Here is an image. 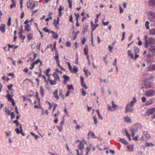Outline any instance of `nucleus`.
Masks as SVG:
<instances>
[{
    "label": "nucleus",
    "mask_w": 155,
    "mask_h": 155,
    "mask_svg": "<svg viewBox=\"0 0 155 155\" xmlns=\"http://www.w3.org/2000/svg\"><path fill=\"white\" fill-rule=\"evenodd\" d=\"M140 126V124H136L135 125H132L130 127V131L132 134V137L134 136L135 133L137 132L138 128Z\"/></svg>",
    "instance_id": "nucleus-1"
},
{
    "label": "nucleus",
    "mask_w": 155,
    "mask_h": 155,
    "mask_svg": "<svg viewBox=\"0 0 155 155\" xmlns=\"http://www.w3.org/2000/svg\"><path fill=\"white\" fill-rule=\"evenodd\" d=\"M155 44V39L151 37L148 39V41L145 42L144 46L145 48H147L149 46H152V45Z\"/></svg>",
    "instance_id": "nucleus-2"
},
{
    "label": "nucleus",
    "mask_w": 155,
    "mask_h": 155,
    "mask_svg": "<svg viewBox=\"0 0 155 155\" xmlns=\"http://www.w3.org/2000/svg\"><path fill=\"white\" fill-rule=\"evenodd\" d=\"M153 80L152 79L149 78L146 79L144 81V84L145 88H148L151 87V84L153 82Z\"/></svg>",
    "instance_id": "nucleus-3"
},
{
    "label": "nucleus",
    "mask_w": 155,
    "mask_h": 155,
    "mask_svg": "<svg viewBox=\"0 0 155 155\" xmlns=\"http://www.w3.org/2000/svg\"><path fill=\"white\" fill-rule=\"evenodd\" d=\"M155 94V91L153 90H148L146 91L145 95L147 97H151Z\"/></svg>",
    "instance_id": "nucleus-4"
},
{
    "label": "nucleus",
    "mask_w": 155,
    "mask_h": 155,
    "mask_svg": "<svg viewBox=\"0 0 155 155\" xmlns=\"http://www.w3.org/2000/svg\"><path fill=\"white\" fill-rule=\"evenodd\" d=\"M148 15L152 17H149V20L152 21H153V19H155V13L152 11H150L148 13Z\"/></svg>",
    "instance_id": "nucleus-5"
},
{
    "label": "nucleus",
    "mask_w": 155,
    "mask_h": 155,
    "mask_svg": "<svg viewBox=\"0 0 155 155\" xmlns=\"http://www.w3.org/2000/svg\"><path fill=\"white\" fill-rule=\"evenodd\" d=\"M132 107H130L129 103L127 104L125 108V112L127 113L128 112L132 113L133 111V109L132 108Z\"/></svg>",
    "instance_id": "nucleus-6"
},
{
    "label": "nucleus",
    "mask_w": 155,
    "mask_h": 155,
    "mask_svg": "<svg viewBox=\"0 0 155 155\" xmlns=\"http://www.w3.org/2000/svg\"><path fill=\"white\" fill-rule=\"evenodd\" d=\"M123 120L124 122L127 123H132L130 117L128 116H125L124 117Z\"/></svg>",
    "instance_id": "nucleus-7"
},
{
    "label": "nucleus",
    "mask_w": 155,
    "mask_h": 155,
    "mask_svg": "<svg viewBox=\"0 0 155 155\" xmlns=\"http://www.w3.org/2000/svg\"><path fill=\"white\" fill-rule=\"evenodd\" d=\"M5 25L4 24H1L0 26V31L2 33H4L5 31Z\"/></svg>",
    "instance_id": "nucleus-8"
},
{
    "label": "nucleus",
    "mask_w": 155,
    "mask_h": 155,
    "mask_svg": "<svg viewBox=\"0 0 155 155\" xmlns=\"http://www.w3.org/2000/svg\"><path fill=\"white\" fill-rule=\"evenodd\" d=\"M58 89H56L53 92L54 97L57 99V100L59 99V98L58 94Z\"/></svg>",
    "instance_id": "nucleus-9"
},
{
    "label": "nucleus",
    "mask_w": 155,
    "mask_h": 155,
    "mask_svg": "<svg viewBox=\"0 0 155 155\" xmlns=\"http://www.w3.org/2000/svg\"><path fill=\"white\" fill-rule=\"evenodd\" d=\"M147 70L149 71H155V64H153L147 68Z\"/></svg>",
    "instance_id": "nucleus-10"
},
{
    "label": "nucleus",
    "mask_w": 155,
    "mask_h": 155,
    "mask_svg": "<svg viewBox=\"0 0 155 155\" xmlns=\"http://www.w3.org/2000/svg\"><path fill=\"white\" fill-rule=\"evenodd\" d=\"M147 112L149 114H154L155 112V108H153L148 109Z\"/></svg>",
    "instance_id": "nucleus-11"
},
{
    "label": "nucleus",
    "mask_w": 155,
    "mask_h": 155,
    "mask_svg": "<svg viewBox=\"0 0 155 155\" xmlns=\"http://www.w3.org/2000/svg\"><path fill=\"white\" fill-rule=\"evenodd\" d=\"M32 2H33L32 0H29V1L27 2V6L28 8L31 9L32 5Z\"/></svg>",
    "instance_id": "nucleus-12"
},
{
    "label": "nucleus",
    "mask_w": 155,
    "mask_h": 155,
    "mask_svg": "<svg viewBox=\"0 0 155 155\" xmlns=\"http://www.w3.org/2000/svg\"><path fill=\"white\" fill-rule=\"evenodd\" d=\"M148 51L153 53L155 52V46H151L148 49Z\"/></svg>",
    "instance_id": "nucleus-13"
},
{
    "label": "nucleus",
    "mask_w": 155,
    "mask_h": 155,
    "mask_svg": "<svg viewBox=\"0 0 155 155\" xmlns=\"http://www.w3.org/2000/svg\"><path fill=\"white\" fill-rule=\"evenodd\" d=\"M21 29L22 30L21 31L19 32V37H20V38L22 40H24L25 39V35H22V33H23V31H22V27H21Z\"/></svg>",
    "instance_id": "nucleus-14"
},
{
    "label": "nucleus",
    "mask_w": 155,
    "mask_h": 155,
    "mask_svg": "<svg viewBox=\"0 0 155 155\" xmlns=\"http://www.w3.org/2000/svg\"><path fill=\"white\" fill-rule=\"evenodd\" d=\"M127 148L128 151L130 152H132L133 151L134 146L133 145H130L127 146Z\"/></svg>",
    "instance_id": "nucleus-15"
},
{
    "label": "nucleus",
    "mask_w": 155,
    "mask_h": 155,
    "mask_svg": "<svg viewBox=\"0 0 155 155\" xmlns=\"http://www.w3.org/2000/svg\"><path fill=\"white\" fill-rule=\"evenodd\" d=\"M88 135L89 137H91L92 138H95L96 137V136L91 131H90L88 132Z\"/></svg>",
    "instance_id": "nucleus-16"
},
{
    "label": "nucleus",
    "mask_w": 155,
    "mask_h": 155,
    "mask_svg": "<svg viewBox=\"0 0 155 155\" xmlns=\"http://www.w3.org/2000/svg\"><path fill=\"white\" fill-rule=\"evenodd\" d=\"M119 141L120 142L125 145H127L128 144L127 141L124 138H120L119 139Z\"/></svg>",
    "instance_id": "nucleus-17"
},
{
    "label": "nucleus",
    "mask_w": 155,
    "mask_h": 155,
    "mask_svg": "<svg viewBox=\"0 0 155 155\" xmlns=\"http://www.w3.org/2000/svg\"><path fill=\"white\" fill-rule=\"evenodd\" d=\"M52 76L54 78V80L57 81L58 80L59 81L60 78L56 73L55 72L53 73L52 74Z\"/></svg>",
    "instance_id": "nucleus-18"
},
{
    "label": "nucleus",
    "mask_w": 155,
    "mask_h": 155,
    "mask_svg": "<svg viewBox=\"0 0 155 155\" xmlns=\"http://www.w3.org/2000/svg\"><path fill=\"white\" fill-rule=\"evenodd\" d=\"M38 5V2L37 1H35L33 2L31 8V10L34 9L35 7L37 6Z\"/></svg>",
    "instance_id": "nucleus-19"
},
{
    "label": "nucleus",
    "mask_w": 155,
    "mask_h": 155,
    "mask_svg": "<svg viewBox=\"0 0 155 155\" xmlns=\"http://www.w3.org/2000/svg\"><path fill=\"white\" fill-rule=\"evenodd\" d=\"M11 1L12 2V3L10 5V7L11 9H12L13 8L15 7L16 2L15 0H11Z\"/></svg>",
    "instance_id": "nucleus-20"
},
{
    "label": "nucleus",
    "mask_w": 155,
    "mask_h": 155,
    "mask_svg": "<svg viewBox=\"0 0 155 155\" xmlns=\"http://www.w3.org/2000/svg\"><path fill=\"white\" fill-rule=\"evenodd\" d=\"M149 33L152 35H155V28H153L149 31Z\"/></svg>",
    "instance_id": "nucleus-21"
},
{
    "label": "nucleus",
    "mask_w": 155,
    "mask_h": 155,
    "mask_svg": "<svg viewBox=\"0 0 155 155\" xmlns=\"http://www.w3.org/2000/svg\"><path fill=\"white\" fill-rule=\"evenodd\" d=\"M48 81L50 82V84L51 85H54L56 83L57 81L55 80H52L50 79V77L49 78H48Z\"/></svg>",
    "instance_id": "nucleus-22"
},
{
    "label": "nucleus",
    "mask_w": 155,
    "mask_h": 155,
    "mask_svg": "<svg viewBox=\"0 0 155 155\" xmlns=\"http://www.w3.org/2000/svg\"><path fill=\"white\" fill-rule=\"evenodd\" d=\"M125 131L126 135L127 137V138H128V140L130 141L131 140V138L130 137V134L128 132V131L127 130H125Z\"/></svg>",
    "instance_id": "nucleus-23"
},
{
    "label": "nucleus",
    "mask_w": 155,
    "mask_h": 155,
    "mask_svg": "<svg viewBox=\"0 0 155 155\" xmlns=\"http://www.w3.org/2000/svg\"><path fill=\"white\" fill-rule=\"evenodd\" d=\"M136 98L135 97H133V100L130 103L129 105H130V107H133L134 106V103H136Z\"/></svg>",
    "instance_id": "nucleus-24"
},
{
    "label": "nucleus",
    "mask_w": 155,
    "mask_h": 155,
    "mask_svg": "<svg viewBox=\"0 0 155 155\" xmlns=\"http://www.w3.org/2000/svg\"><path fill=\"white\" fill-rule=\"evenodd\" d=\"M78 71V67L75 66H74L73 67V70H72L71 72L73 73H76Z\"/></svg>",
    "instance_id": "nucleus-25"
},
{
    "label": "nucleus",
    "mask_w": 155,
    "mask_h": 155,
    "mask_svg": "<svg viewBox=\"0 0 155 155\" xmlns=\"http://www.w3.org/2000/svg\"><path fill=\"white\" fill-rule=\"evenodd\" d=\"M51 70L50 68H48V69L46 70V71L45 72V73L46 74V75L48 77V78H49L50 76L51 75V74H49L48 73Z\"/></svg>",
    "instance_id": "nucleus-26"
},
{
    "label": "nucleus",
    "mask_w": 155,
    "mask_h": 155,
    "mask_svg": "<svg viewBox=\"0 0 155 155\" xmlns=\"http://www.w3.org/2000/svg\"><path fill=\"white\" fill-rule=\"evenodd\" d=\"M84 147V145L83 143L80 141V143L78 146V147L79 150H81Z\"/></svg>",
    "instance_id": "nucleus-27"
},
{
    "label": "nucleus",
    "mask_w": 155,
    "mask_h": 155,
    "mask_svg": "<svg viewBox=\"0 0 155 155\" xmlns=\"http://www.w3.org/2000/svg\"><path fill=\"white\" fill-rule=\"evenodd\" d=\"M146 55L148 58H151L153 56V54L151 52L148 51V53L146 54Z\"/></svg>",
    "instance_id": "nucleus-28"
},
{
    "label": "nucleus",
    "mask_w": 155,
    "mask_h": 155,
    "mask_svg": "<svg viewBox=\"0 0 155 155\" xmlns=\"http://www.w3.org/2000/svg\"><path fill=\"white\" fill-rule=\"evenodd\" d=\"M44 88L42 87V86H41L40 87V93L41 94L42 96L43 97L44 95Z\"/></svg>",
    "instance_id": "nucleus-29"
},
{
    "label": "nucleus",
    "mask_w": 155,
    "mask_h": 155,
    "mask_svg": "<svg viewBox=\"0 0 155 155\" xmlns=\"http://www.w3.org/2000/svg\"><path fill=\"white\" fill-rule=\"evenodd\" d=\"M6 97L8 98V101H12L13 100L12 98V97L11 96V95L9 94H8L6 95Z\"/></svg>",
    "instance_id": "nucleus-30"
},
{
    "label": "nucleus",
    "mask_w": 155,
    "mask_h": 155,
    "mask_svg": "<svg viewBox=\"0 0 155 155\" xmlns=\"http://www.w3.org/2000/svg\"><path fill=\"white\" fill-rule=\"evenodd\" d=\"M127 54L128 56H130L131 58H133V54L132 53L131 50H128L127 51Z\"/></svg>",
    "instance_id": "nucleus-31"
},
{
    "label": "nucleus",
    "mask_w": 155,
    "mask_h": 155,
    "mask_svg": "<svg viewBox=\"0 0 155 155\" xmlns=\"http://www.w3.org/2000/svg\"><path fill=\"white\" fill-rule=\"evenodd\" d=\"M85 75L87 77H88V76L91 74L90 72L88 71L87 70H85L84 69V70Z\"/></svg>",
    "instance_id": "nucleus-32"
},
{
    "label": "nucleus",
    "mask_w": 155,
    "mask_h": 155,
    "mask_svg": "<svg viewBox=\"0 0 155 155\" xmlns=\"http://www.w3.org/2000/svg\"><path fill=\"white\" fill-rule=\"evenodd\" d=\"M91 25L92 28V31H93L95 29L97 26L96 25H94L92 21L91 22Z\"/></svg>",
    "instance_id": "nucleus-33"
},
{
    "label": "nucleus",
    "mask_w": 155,
    "mask_h": 155,
    "mask_svg": "<svg viewBox=\"0 0 155 155\" xmlns=\"http://www.w3.org/2000/svg\"><path fill=\"white\" fill-rule=\"evenodd\" d=\"M149 4L150 6L155 5V0H149Z\"/></svg>",
    "instance_id": "nucleus-34"
},
{
    "label": "nucleus",
    "mask_w": 155,
    "mask_h": 155,
    "mask_svg": "<svg viewBox=\"0 0 155 155\" xmlns=\"http://www.w3.org/2000/svg\"><path fill=\"white\" fill-rule=\"evenodd\" d=\"M150 23L148 21H146L145 22V26L146 28L147 29H149L150 28V27L149 26Z\"/></svg>",
    "instance_id": "nucleus-35"
},
{
    "label": "nucleus",
    "mask_w": 155,
    "mask_h": 155,
    "mask_svg": "<svg viewBox=\"0 0 155 155\" xmlns=\"http://www.w3.org/2000/svg\"><path fill=\"white\" fill-rule=\"evenodd\" d=\"M145 145L147 147H149L150 146L153 147L154 146V145L151 143H149L148 142H146Z\"/></svg>",
    "instance_id": "nucleus-36"
},
{
    "label": "nucleus",
    "mask_w": 155,
    "mask_h": 155,
    "mask_svg": "<svg viewBox=\"0 0 155 155\" xmlns=\"http://www.w3.org/2000/svg\"><path fill=\"white\" fill-rule=\"evenodd\" d=\"M84 54L85 55H87L88 54V49L87 47H85L84 50Z\"/></svg>",
    "instance_id": "nucleus-37"
},
{
    "label": "nucleus",
    "mask_w": 155,
    "mask_h": 155,
    "mask_svg": "<svg viewBox=\"0 0 155 155\" xmlns=\"http://www.w3.org/2000/svg\"><path fill=\"white\" fill-rule=\"evenodd\" d=\"M111 104L112 105V107L114 109H115L117 107V105H116L114 103V101L111 102Z\"/></svg>",
    "instance_id": "nucleus-38"
},
{
    "label": "nucleus",
    "mask_w": 155,
    "mask_h": 155,
    "mask_svg": "<svg viewBox=\"0 0 155 155\" xmlns=\"http://www.w3.org/2000/svg\"><path fill=\"white\" fill-rule=\"evenodd\" d=\"M30 134L32 135L35 137L36 140H37L38 138L39 137L38 135L32 132H30Z\"/></svg>",
    "instance_id": "nucleus-39"
},
{
    "label": "nucleus",
    "mask_w": 155,
    "mask_h": 155,
    "mask_svg": "<svg viewBox=\"0 0 155 155\" xmlns=\"http://www.w3.org/2000/svg\"><path fill=\"white\" fill-rule=\"evenodd\" d=\"M63 77L66 82L68 81L69 79V77L67 75H64L63 76Z\"/></svg>",
    "instance_id": "nucleus-40"
},
{
    "label": "nucleus",
    "mask_w": 155,
    "mask_h": 155,
    "mask_svg": "<svg viewBox=\"0 0 155 155\" xmlns=\"http://www.w3.org/2000/svg\"><path fill=\"white\" fill-rule=\"evenodd\" d=\"M33 35L32 34H28L27 35L28 39L29 40H31L32 38Z\"/></svg>",
    "instance_id": "nucleus-41"
},
{
    "label": "nucleus",
    "mask_w": 155,
    "mask_h": 155,
    "mask_svg": "<svg viewBox=\"0 0 155 155\" xmlns=\"http://www.w3.org/2000/svg\"><path fill=\"white\" fill-rule=\"evenodd\" d=\"M25 31H29L30 29L29 28L30 27L28 24L27 25L25 26Z\"/></svg>",
    "instance_id": "nucleus-42"
},
{
    "label": "nucleus",
    "mask_w": 155,
    "mask_h": 155,
    "mask_svg": "<svg viewBox=\"0 0 155 155\" xmlns=\"http://www.w3.org/2000/svg\"><path fill=\"white\" fill-rule=\"evenodd\" d=\"M134 53H138L139 52V49L137 47H135L134 48Z\"/></svg>",
    "instance_id": "nucleus-43"
},
{
    "label": "nucleus",
    "mask_w": 155,
    "mask_h": 155,
    "mask_svg": "<svg viewBox=\"0 0 155 155\" xmlns=\"http://www.w3.org/2000/svg\"><path fill=\"white\" fill-rule=\"evenodd\" d=\"M68 2L69 3V8L71 9L72 6V1L71 0H68Z\"/></svg>",
    "instance_id": "nucleus-44"
},
{
    "label": "nucleus",
    "mask_w": 155,
    "mask_h": 155,
    "mask_svg": "<svg viewBox=\"0 0 155 155\" xmlns=\"http://www.w3.org/2000/svg\"><path fill=\"white\" fill-rule=\"evenodd\" d=\"M40 62V60L39 59H37L35 61H34L32 63L34 64L35 65L37 64L38 63Z\"/></svg>",
    "instance_id": "nucleus-45"
},
{
    "label": "nucleus",
    "mask_w": 155,
    "mask_h": 155,
    "mask_svg": "<svg viewBox=\"0 0 155 155\" xmlns=\"http://www.w3.org/2000/svg\"><path fill=\"white\" fill-rule=\"evenodd\" d=\"M11 17H9L8 20V22L7 23L8 25V26H10L11 25Z\"/></svg>",
    "instance_id": "nucleus-46"
},
{
    "label": "nucleus",
    "mask_w": 155,
    "mask_h": 155,
    "mask_svg": "<svg viewBox=\"0 0 155 155\" xmlns=\"http://www.w3.org/2000/svg\"><path fill=\"white\" fill-rule=\"evenodd\" d=\"M41 45V43H39L37 45H36V48L38 50H37V51H39L40 49V47Z\"/></svg>",
    "instance_id": "nucleus-47"
},
{
    "label": "nucleus",
    "mask_w": 155,
    "mask_h": 155,
    "mask_svg": "<svg viewBox=\"0 0 155 155\" xmlns=\"http://www.w3.org/2000/svg\"><path fill=\"white\" fill-rule=\"evenodd\" d=\"M52 36L53 38L56 39H57L58 37V35H57V33L55 32L53 34Z\"/></svg>",
    "instance_id": "nucleus-48"
},
{
    "label": "nucleus",
    "mask_w": 155,
    "mask_h": 155,
    "mask_svg": "<svg viewBox=\"0 0 155 155\" xmlns=\"http://www.w3.org/2000/svg\"><path fill=\"white\" fill-rule=\"evenodd\" d=\"M153 104L152 101H147L146 102V105L147 106Z\"/></svg>",
    "instance_id": "nucleus-49"
},
{
    "label": "nucleus",
    "mask_w": 155,
    "mask_h": 155,
    "mask_svg": "<svg viewBox=\"0 0 155 155\" xmlns=\"http://www.w3.org/2000/svg\"><path fill=\"white\" fill-rule=\"evenodd\" d=\"M104 19H103L102 21V22L103 24V25L104 26H105V25H107L109 23V21H107L106 22H104Z\"/></svg>",
    "instance_id": "nucleus-50"
},
{
    "label": "nucleus",
    "mask_w": 155,
    "mask_h": 155,
    "mask_svg": "<svg viewBox=\"0 0 155 155\" xmlns=\"http://www.w3.org/2000/svg\"><path fill=\"white\" fill-rule=\"evenodd\" d=\"M125 31H123L122 34V38L121 39V41H123L125 39Z\"/></svg>",
    "instance_id": "nucleus-51"
},
{
    "label": "nucleus",
    "mask_w": 155,
    "mask_h": 155,
    "mask_svg": "<svg viewBox=\"0 0 155 155\" xmlns=\"http://www.w3.org/2000/svg\"><path fill=\"white\" fill-rule=\"evenodd\" d=\"M31 53H32L34 55V57L32 59H31V58H30V59L31 60V61H34L35 58L37 56V54L36 53H35L34 52H32Z\"/></svg>",
    "instance_id": "nucleus-52"
},
{
    "label": "nucleus",
    "mask_w": 155,
    "mask_h": 155,
    "mask_svg": "<svg viewBox=\"0 0 155 155\" xmlns=\"http://www.w3.org/2000/svg\"><path fill=\"white\" fill-rule=\"evenodd\" d=\"M67 63L69 69L70 71H71L72 70V68L71 66V64L69 62H68Z\"/></svg>",
    "instance_id": "nucleus-53"
},
{
    "label": "nucleus",
    "mask_w": 155,
    "mask_h": 155,
    "mask_svg": "<svg viewBox=\"0 0 155 155\" xmlns=\"http://www.w3.org/2000/svg\"><path fill=\"white\" fill-rule=\"evenodd\" d=\"M64 9V7H62V5H60L59 7V8L58 9L59 12H61V11L63 10Z\"/></svg>",
    "instance_id": "nucleus-54"
},
{
    "label": "nucleus",
    "mask_w": 155,
    "mask_h": 155,
    "mask_svg": "<svg viewBox=\"0 0 155 155\" xmlns=\"http://www.w3.org/2000/svg\"><path fill=\"white\" fill-rule=\"evenodd\" d=\"M13 123L16 124V126L18 127L19 125V123L18 122L17 120H15L13 121Z\"/></svg>",
    "instance_id": "nucleus-55"
},
{
    "label": "nucleus",
    "mask_w": 155,
    "mask_h": 155,
    "mask_svg": "<svg viewBox=\"0 0 155 155\" xmlns=\"http://www.w3.org/2000/svg\"><path fill=\"white\" fill-rule=\"evenodd\" d=\"M82 86L84 87L85 89H86L88 88L86 86L84 82L81 83Z\"/></svg>",
    "instance_id": "nucleus-56"
},
{
    "label": "nucleus",
    "mask_w": 155,
    "mask_h": 155,
    "mask_svg": "<svg viewBox=\"0 0 155 155\" xmlns=\"http://www.w3.org/2000/svg\"><path fill=\"white\" fill-rule=\"evenodd\" d=\"M43 29L46 32H50L49 30L47 28H43Z\"/></svg>",
    "instance_id": "nucleus-57"
},
{
    "label": "nucleus",
    "mask_w": 155,
    "mask_h": 155,
    "mask_svg": "<svg viewBox=\"0 0 155 155\" xmlns=\"http://www.w3.org/2000/svg\"><path fill=\"white\" fill-rule=\"evenodd\" d=\"M68 89L69 90H71V89H73V86L72 85H68L67 86Z\"/></svg>",
    "instance_id": "nucleus-58"
},
{
    "label": "nucleus",
    "mask_w": 155,
    "mask_h": 155,
    "mask_svg": "<svg viewBox=\"0 0 155 155\" xmlns=\"http://www.w3.org/2000/svg\"><path fill=\"white\" fill-rule=\"evenodd\" d=\"M82 95L83 96H85L86 94V91H84V88H82Z\"/></svg>",
    "instance_id": "nucleus-59"
},
{
    "label": "nucleus",
    "mask_w": 155,
    "mask_h": 155,
    "mask_svg": "<svg viewBox=\"0 0 155 155\" xmlns=\"http://www.w3.org/2000/svg\"><path fill=\"white\" fill-rule=\"evenodd\" d=\"M52 19V17L51 16H50L45 19V21H48L49 20H51Z\"/></svg>",
    "instance_id": "nucleus-60"
},
{
    "label": "nucleus",
    "mask_w": 155,
    "mask_h": 155,
    "mask_svg": "<svg viewBox=\"0 0 155 155\" xmlns=\"http://www.w3.org/2000/svg\"><path fill=\"white\" fill-rule=\"evenodd\" d=\"M54 58L55 60L56 61V62H57V61L58 62V61H59V56L58 55L55 56L54 57Z\"/></svg>",
    "instance_id": "nucleus-61"
},
{
    "label": "nucleus",
    "mask_w": 155,
    "mask_h": 155,
    "mask_svg": "<svg viewBox=\"0 0 155 155\" xmlns=\"http://www.w3.org/2000/svg\"><path fill=\"white\" fill-rule=\"evenodd\" d=\"M146 98L145 97H141V101L142 102H144L146 101Z\"/></svg>",
    "instance_id": "nucleus-62"
},
{
    "label": "nucleus",
    "mask_w": 155,
    "mask_h": 155,
    "mask_svg": "<svg viewBox=\"0 0 155 155\" xmlns=\"http://www.w3.org/2000/svg\"><path fill=\"white\" fill-rule=\"evenodd\" d=\"M10 115L11 116V119H14L15 117V115L14 114V113L13 112H12L11 113Z\"/></svg>",
    "instance_id": "nucleus-63"
},
{
    "label": "nucleus",
    "mask_w": 155,
    "mask_h": 155,
    "mask_svg": "<svg viewBox=\"0 0 155 155\" xmlns=\"http://www.w3.org/2000/svg\"><path fill=\"white\" fill-rule=\"evenodd\" d=\"M15 131L16 132L17 134H19L21 133V130H19L18 128H16L15 129Z\"/></svg>",
    "instance_id": "nucleus-64"
}]
</instances>
